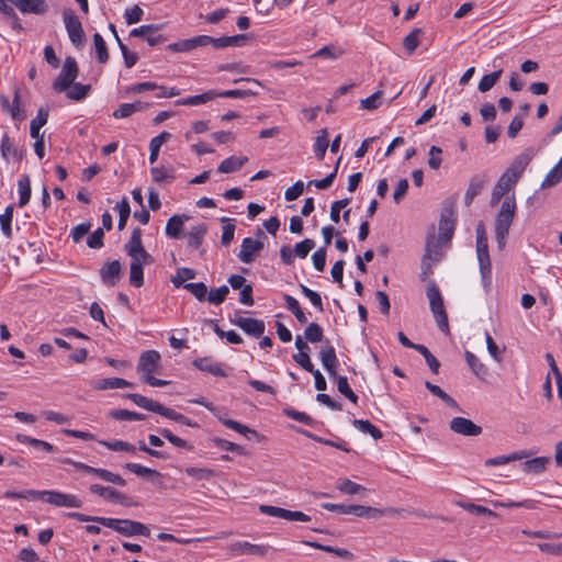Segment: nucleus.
Returning <instances> with one entry per match:
<instances>
[{
    "mask_svg": "<svg viewBox=\"0 0 562 562\" xmlns=\"http://www.w3.org/2000/svg\"><path fill=\"white\" fill-rule=\"evenodd\" d=\"M476 257L480 266V273L484 288H488L492 281V262L488 250L483 252H476Z\"/></svg>",
    "mask_w": 562,
    "mask_h": 562,
    "instance_id": "b1692460",
    "label": "nucleus"
},
{
    "mask_svg": "<svg viewBox=\"0 0 562 562\" xmlns=\"http://www.w3.org/2000/svg\"><path fill=\"white\" fill-rule=\"evenodd\" d=\"M159 415H161L166 418H169L171 420H175L177 423H180L182 425L189 426V427H198V424L194 420L186 417L184 415H182L171 408L165 407L164 405L161 406Z\"/></svg>",
    "mask_w": 562,
    "mask_h": 562,
    "instance_id": "4c0bfd02",
    "label": "nucleus"
},
{
    "mask_svg": "<svg viewBox=\"0 0 562 562\" xmlns=\"http://www.w3.org/2000/svg\"><path fill=\"white\" fill-rule=\"evenodd\" d=\"M502 75V70H496V71H493L488 75H485L479 82V87L477 89L481 91V92H486L488 90H491L494 85L497 82V80L499 79Z\"/></svg>",
    "mask_w": 562,
    "mask_h": 562,
    "instance_id": "bf43d9fd",
    "label": "nucleus"
},
{
    "mask_svg": "<svg viewBox=\"0 0 562 562\" xmlns=\"http://www.w3.org/2000/svg\"><path fill=\"white\" fill-rule=\"evenodd\" d=\"M416 350L422 353L428 364V367L430 368V370L437 374L438 371H439V367H440V363L439 361L436 359L435 356H432L430 353V351L428 350V348L424 345H419L418 347H416Z\"/></svg>",
    "mask_w": 562,
    "mask_h": 562,
    "instance_id": "338daca9",
    "label": "nucleus"
},
{
    "mask_svg": "<svg viewBox=\"0 0 562 562\" xmlns=\"http://www.w3.org/2000/svg\"><path fill=\"white\" fill-rule=\"evenodd\" d=\"M0 151L2 158L7 161L10 159L20 161L23 158L22 148H20L7 133L2 135Z\"/></svg>",
    "mask_w": 562,
    "mask_h": 562,
    "instance_id": "2eb2a0df",
    "label": "nucleus"
},
{
    "mask_svg": "<svg viewBox=\"0 0 562 562\" xmlns=\"http://www.w3.org/2000/svg\"><path fill=\"white\" fill-rule=\"evenodd\" d=\"M125 250L130 257L149 255L142 244V231L135 228L132 232V236L128 243L125 245Z\"/></svg>",
    "mask_w": 562,
    "mask_h": 562,
    "instance_id": "4be33fe9",
    "label": "nucleus"
},
{
    "mask_svg": "<svg viewBox=\"0 0 562 562\" xmlns=\"http://www.w3.org/2000/svg\"><path fill=\"white\" fill-rule=\"evenodd\" d=\"M216 97H217V91L209 90L202 94L190 95V97L177 100L176 104L177 105L195 106V105L204 104V103L213 100Z\"/></svg>",
    "mask_w": 562,
    "mask_h": 562,
    "instance_id": "bb28decb",
    "label": "nucleus"
},
{
    "mask_svg": "<svg viewBox=\"0 0 562 562\" xmlns=\"http://www.w3.org/2000/svg\"><path fill=\"white\" fill-rule=\"evenodd\" d=\"M228 551L233 557L256 555L262 557L268 552V547L263 544H254L248 541H236L228 546Z\"/></svg>",
    "mask_w": 562,
    "mask_h": 562,
    "instance_id": "1a4fd4ad",
    "label": "nucleus"
},
{
    "mask_svg": "<svg viewBox=\"0 0 562 562\" xmlns=\"http://www.w3.org/2000/svg\"><path fill=\"white\" fill-rule=\"evenodd\" d=\"M337 490L344 494L353 495L364 492L366 488L349 479H339L336 485Z\"/></svg>",
    "mask_w": 562,
    "mask_h": 562,
    "instance_id": "c03bdc74",
    "label": "nucleus"
},
{
    "mask_svg": "<svg viewBox=\"0 0 562 562\" xmlns=\"http://www.w3.org/2000/svg\"><path fill=\"white\" fill-rule=\"evenodd\" d=\"M19 206H25L31 199V179L29 175H23L18 180Z\"/></svg>",
    "mask_w": 562,
    "mask_h": 562,
    "instance_id": "c85d7f7f",
    "label": "nucleus"
},
{
    "mask_svg": "<svg viewBox=\"0 0 562 562\" xmlns=\"http://www.w3.org/2000/svg\"><path fill=\"white\" fill-rule=\"evenodd\" d=\"M195 277L194 270L190 268H180L177 270L176 276L171 278V281L176 288L183 286L186 280L193 279Z\"/></svg>",
    "mask_w": 562,
    "mask_h": 562,
    "instance_id": "680f3d73",
    "label": "nucleus"
},
{
    "mask_svg": "<svg viewBox=\"0 0 562 562\" xmlns=\"http://www.w3.org/2000/svg\"><path fill=\"white\" fill-rule=\"evenodd\" d=\"M90 492L92 494L99 495L108 501H111V502H114V503H117L121 505L128 504V497L125 494H123L110 486L92 484V485H90Z\"/></svg>",
    "mask_w": 562,
    "mask_h": 562,
    "instance_id": "4468645a",
    "label": "nucleus"
},
{
    "mask_svg": "<svg viewBox=\"0 0 562 562\" xmlns=\"http://www.w3.org/2000/svg\"><path fill=\"white\" fill-rule=\"evenodd\" d=\"M124 468L138 476H159L160 473L154 469L144 467L138 463L128 462L124 464Z\"/></svg>",
    "mask_w": 562,
    "mask_h": 562,
    "instance_id": "6e6d98bb",
    "label": "nucleus"
},
{
    "mask_svg": "<svg viewBox=\"0 0 562 562\" xmlns=\"http://www.w3.org/2000/svg\"><path fill=\"white\" fill-rule=\"evenodd\" d=\"M45 495V503L56 507L80 508L83 505L82 499L76 494L48 490Z\"/></svg>",
    "mask_w": 562,
    "mask_h": 562,
    "instance_id": "0eeeda50",
    "label": "nucleus"
},
{
    "mask_svg": "<svg viewBox=\"0 0 562 562\" xmlns=\"http://www.w3.org/2000/svg\"><path fill=\"white\" fill-rule=\"evenodd\" d=\"M95 476L108 483H112L120 486L126 485V481L120 474L113 473L105 469L98 468Z\"/></svg>",
    "mask_w": 562,
    "mask_h": 562,
    "instance_id": "603ef678",
    "label": "nucleus"
},
{
    "mask_svg": "<svg viewBox=\"0 0 562 562\" xmlns=\"http://www.w3.org/2000/svg\"><path fill=\"white\" fill-rule=\"evenodd\" d=\"M121 263L119 260L105 262L100 269L102 282L109 286H114L121 274Z\"/></svg>",
    "mask_w": 562,
    "mask_h": 562,
    "instance_id": "dca6fc26",
    "label": "nucleus"
},
{
    "mask_svg": "<svg viewBox=\"0 0 562 562\" xmlns=\"http://www.w3.org/2000/svg\"><path fill=\"white\" fill-rule=\"evenodd\" d=\"M450 429L465 437H475L482 434V427L464 417H454L450 420Z\"/></svg>",
    "mask_w": 562,
    "mask_h": 562,
    "instance_id": "9d476101",
    "label": "nucleus"
},
{
    "mask_svg": "<svg viewBox=\"0 0 562 562\" xmlns=\"http://www.w3.org/2000/svg\"><path fill=\"white\" fill-rule=\"evenodd\" d=\"M193 366L204 372L215 376H226L227 373L222 368V364L215 362L211 357L198 358L193 361Z\"/></svg>",
    "mask_w": 562,
    "mask_h": 562,
    "instance_id": "6ab92c4d",
    "label": "nucleus"
},
{
    "mask_svg": "<svg viewBox=\"0 0 562 562\" xmlns=\"http://www.w3.org/2000/svg\"><path fill=\"white\" fill-rule=\"evenodd\" d=\"M385 512L381 508L363 506V505H348L347 515L356 517H363L368 519H379L383 517Z\"/></svg>",
    "mask_w": 562,
    "mask_h": 562,
    "instance_id": "412c9836",
    "label": "nucleus"
},
{
    "mask_svg": "<svg viewBox=\"0 0 562 562\" xmlns=\"http://www.w3.org/2000/svg\"><path fill=\"white\" fill-rule=\"evenodd\" d=\"M115 210L119 212V216H120L119 223H117V228L120 231H122V229H124L126 222L130 217V213H131V207H130L127 199L124 198L121 202H119L115 206Z\"/></svg>",
    "mask_w": 562,
    "mask_h": 562,
    "instance_id": "4d7b16f0",
    "label": "nucleus"
},
{
    "mask_svg": "<svg viewBox=\"0 0 562 562\" xmlns=\"http://www.w3.org/2000/svg\"><path fill=\"white\" fill-rule=\"evenodd\" d=\"M90 385L94 390L104 391V390L131 387L132 383L124 379H121V378H105V379H100V380L93 381L90 383Z\"/></svg>",
    "mask_w": 562,
    "mask_h": 562,
    "instance_id": "5701e85b",
    "label": "nucleus"
},
{
    "mask_svg": "<svg viewBox=\"0 0 562 562\" xmlns=\"http://www.w3.org/2000/svg\"><path fill=\"white\" fill-rule=\"evenodd\" d=\"M337 389L338 391L345 395L348 400H350L352 403L358 402V395L351 390L349 386L348 380L346 376L339 375L337 376Z\"/></svg>",
    "mask_w": 562,
    "mask_h": 562,
    "instance_id": "13d9d810",
    "label": "nucleus"
},
{
    "mask_svg": "<svg viewBox=\"0 0 562 562\" xmlns=\"http://www.w3.org/2000/svg\"><path fill=\"white\" fill-rule=\"evenodd\" d=\"M220 422L225 425L226 427L237 431L238 434L245 436V437H248L249 435H254V436H257V431L254 430V429H250L249 427H247L246 425H243L236 420H233V419H227V418H223V417H220L218 418Z\"/></svg>",
    "mask_w": 562,
    "mask_h": 562,
    "instance_id": "864d4df0",
    "label": "nucleus"
},
{
    "mask_svg": "<svg viewBox=\"0 0 562 562\" xmlns=\"http://www.w3.org/2000/svg\"><path fill=\"white\" fill-rule=\"evenodd\" d=\"M206 232L207 226L204 223L192 226L188 233V247L193 249L200 248Z\"/></svg>",
    "mask_w": 562,
    "mask_h": 562,
    "instance_id": "a878e982",
    "label": "nucleus"
},
{
    "mask_svg": "<svg viewBox=\"0 0 562 562\" xmlns=\"http://www.w3.org/2000/svg\"><path fill=\"white\" fill-rule=\"evenodd\" d=\"M453 229H454L453 222L450 218L445 217L442 215L440 218V223H439V240L440 241L450 240V238L452 237V234H453Z\"/></svg>",
    "mask_w": 562,
    "mask_h": 562,
    "instance_id": "5fc2aeb1",
    "label": "nucleus"
},
{
    "mask_svg": "<svg viewBox=\"0 0 562 562\" xmlns=\"http://www.w3.org/2000/svg\"><path fill=\"white\" fill-rule=\"evenodd\" d=\"M184 472L196 481H207L214 476V471L207 468L188 467Z\"/></svg>",
    "mask_w": 562,
    "mask_h": 562,
    "instance_id": "3c124183",
    "label": "nucleus"
},
{
    "mask_svg": "<svg viewBox=\"0 0 562 562\" xmlns=\"http://www.w3.org/2000/svg\"><path fill=\"white\" fill-rule=\"evenodd\" d=\"M187 217L180 215L171 216L166 225V235L171 238H179Z\"/></svg>",
    "mask_w": 562,
    "mask_h": 562,
    "instance_id": "c9c22d12",
    "label": "nucleus"
},
{
    "mask_svg": "<svg viewBox=\"0 0 562 562\" xmlns=\"http://www.w3.org/2000/svg\"><path fill=\"white\" fill-rule=\"evenodd\" d=\"M517 182L510 179L507 175H502L495 184L491 194V205L494 206L499 203L502 198L516 184Z\"/></svg>",
    "mask_w": 562,
    "mask_h": 562,
    "instance_id": "a211bd4d",
    "label": "nucleus"
},
{
    "mask_svg": "<svg viewBox=\"0 0 562 562\" xmlns=\"http://www.w3.org/2000/svg\"><path fill=\"white\" fill-rule=\"evenodd\" d=\"M144 14L143 9L139 5H133L127 8L124 12L125 21L128 25L138 23Z\"/></svg>",
    "mask_w": 562,
    "mask_h": 562,
    "instance_id": "774afa93",
    "label": "nucleus"
},
{
    "mask_svg": "<svg viewBox=\"0 0 562 562\" xmlns=\"http://www.w3.org/2000/svg\"><path fill=\"white\" fill-rule=\"evenodd\" d=\"M485 181L480 177H473L470 180L469 187L464 194V203L467 206H470L473 202L474 198L480 194L484 187Z\"/></svg>",
    "mask_w": 562,
    "mask_h": 562,
    "instance_id": "f704fd0d",
    "label": "nucleus"
},
{
    "mask_svg": "<svg viewBox=\"0 0 562 562\" xmlns=\"http://www.w3.org/2000/svg\"><path fill=\"white\" fill-rule=\"evenodd\" d=\"M319 358L323 367L331 378H336V368L338 364V359L336 356L335 348L330 345L322 347L319 351Z\"/></svg>",
    "mask_w": 562,
    "mask_h": 562,
    "instance_id": "f3484780",
    "label": "nucleus"
},
{
    "mask_svg": "<svg viewBox=\"0 0 562 562\" xmlns=\"http://www.w3.org/2000/svg\"><path fill=\"white\" fill-rule=\"evenodd\" d=\"M21 12L43 14L48 7L44 0H10Z\"/></svg>",
    "mask_w": 562,
    "mask_h": 562,
    "instance_id": "aec40b11",
    "label": "nucleus"
},
{
    "mask_svg": "<svg viewBox=\"0 0 562 562\" xmlns=\"http://www.w3.org/2000/svg\"><path fill=\"white\" fill-rule=\"evenodd\" d=\"M153 257L150 255L134 256L131 257L130 265V283L135 288H140L144 284V272L145 266L153 263Z\"/></svg>",
    "mask_w": 562,
    "mask_h": 562,
    "instance_id": "6e6552de",
    "label": "nucleus"
},
{
    "mask_svg": "<svg viewBox=\"0 0 562 562\" xmlns=\"http://www.w3.org/2000/svg\"><path fill=\"white\" fill-rule=\"evenodd\" d=\"M207 42H210L205 35H198L191 38L181 40L176 43L169 44L168 49L175 53H189L199 47L207 46Z\"/></svg>",
    "mask_w": 562,
    "mask_h": 562,
    "instance_id": "f8f14e48",
    "label": "nucleus"
},
{
    "mask_svg": "<svg viewBox=\"0 0 562 562\" xmlns=\"http://www.w3.org/2000/svg\"><path fill=\"white\" fill-rule=\"evenodd\" d=\"M160 353L156 350L144 351L138 360L137 371L142 374L144 382L150 386H165L169 381L154 376L160 367Z\"/></svg>",
    "mask_w": 562,
    "mask_h": 562,
    "instance_id": "f03ea898",
    "label": "nucleus"
},
{
    "mask_svg": "<svg viewBox=\"0 0 562 562\" xmlns=\"http://www.w3.org/2000/svg\"><path fill=\"white\" fill-rule=\"evenodd\" d=\"M99 443L104 446V447H106L108 449H110L112 451H126V452H130L132 454L136 453V448L133 445H131L130 442H127V441H123V440H111V441L100 440Z\"/></svg>",
    "mask_w": 562,
    "mask_h": 562,
    "instance_id": "a18cd8bd",
    "label": "nucleus"
},
{
    "mask_svg": "<svg viewBox=\"0 0 562 562\" xmlns=\"http://www.w3.org/2000/svg\"><path fill=\"white\" fill-rule=\"evenodd\" d=\"M90 89V85H82L74 81V83L66 90V92L69 99L81 101L88 95Z\"/></svg>",
    "mask_w": 562,
    "mask_h": 562,
    "instance_id": "a19ab883",
    "label": "nucleus"
},
{
    "mask_svg": "<svg viewBox=\"0 0 562 562\" xmlns=\"http://www.w3.org/2000/svg\"><path fill=\"white\" fill-rule=\"evenodd\" d=\"M465 360L476 376L483 378L484 375H486V367L479 360V358L474 353H472L471 351H467Z\"/></svg>",
    "mask_w": 562,
    "mask_h": 562,
    "instance_id": "de8ad7c7",
    "label": "nucleus"
},
{
    "mask_svg": "<svg viewBox=\"0 0 562 562\" xmlns=\"http://www.w3.org/2000/svg\"><path fill=\"white\" fill-rule=\"evenodd\" d=\"M327 148H328V134H327L326 130H322L319 132V134L317 135L315 143H314V151H315L317 159H319V160L324 159Z\"/></svg>",
    "mask_w": 562,
    "mask_h": 562,
    "instance_id": "09e8293b",
    "label": "nucleus"
},
{
    "mask_svg": "<svg viewBox=\"0 0 562 562\" xmlns=\"http://www.w3.org/2000/svg\"><path fill=\"white\" fill-rule=\"evenodd\" d=\"M12 220H13V205H8L4 210V212L0 215V227H1L2 234L7 238L12 237V227H11Z\"/></svg>",
    "mask_w": 562,
    "mask_h": 562,
    "instance_id": "79ce46f5",
    "label": "nucleus"
},
{
    "mask_svg": "<svg viewBox=\"0 0 562 562\" xmlns=\"http://www.w3.org/2000/svg\"><path fill=\"white\" fill-rule=\"evenodd\" d=\"M100 525L111 528L126 537L150 535V530L144 524L130 519H117L104 517L100 519Z\"/></svg>",
    "mask_w": 562,
    "mask_h": 562,
    "instance_id": "7ed1b4c3",
    "label": "nucleus"
},
{
    "mask_svg": "<svg viewBox=\"0 0 562 562\" xmlns=\"http://www.w3.org/2000/svg\"><path fill=\"white\" fill-rule=\"evenodd\" d=\"M0 102H1L2 108L5 111L10 112L11 116L14 120L21 121L24 119V114L20 106V95H19L18 91L14 94V99H13L12 103H10L9 99L4 95L0 97Z\"/></svg>",
    "mask_w": 562,
    "mask_h": 562,
    "instance_id": "cd10ccee",
    "label": "nucleus"
},
{
    "mask_svg": "<svg viewBox=\"0 0 562 562\" xmlns=\"http://www.w3.org/2000/svg\"><path fill=\"white\" fill-rule=\"evenodd\" d=\"M48 112L44 109H40L36 117L31 121L30 134L31 137L37 139L42 135L40 134L41 128L47 123Z\"/></svg>",
    "mask_w": 562,
    "mask_h": 562,
    "instance_id": "e433bc0d",
    "label": "nucleus"
},
{
    "mask_svg": "<svg viewBox=\"0 0 562 562\" xmlns=\"http://www.w3.org/2000/svg\"><path fill=\"white\" fill-rule=\"evenodd\" d=\"M562 181V162L561 160L548 172L541 183L542 189L551 188Z\"/></svg>",
    "mask_w": 562,
    "mask_h": 562,
    "instance_id": "58836bf2",
    "label": "nucleus"
},
{
    "mask_svg": "<svg viewBox=\"0 0 562 562\" xmlns=\"http://www.w3.org/2000/svg\"><path fill=\"white\" fill-rule=\"evenodd\" d=\"M232 322L234 325L243 329L246 334L254 337H260L266 329L265 322L257 318L238 316L234 318Z\"/></svg>",
    "mask_w": 562,
    "mask_h": 562,
    "instance_id": "9b49d317",
    "label": "nucleus"
},
{
    "mask_svg": "<svg viewBox=\"0 0 562 562\" xmlns=\"http://www.w3.org/2000/svg\"><path fill=\"white\" fill-rule=\"evenodd\" d=\"M93 43L99 61L102 64L106 63L109 59L108 48L103 37L99 33L93 35Z\"/></svg>",
    "mask_w": 562,
    "mask_h": 562,
    "instance_id": "e2e57ef3",
    "label": "nucleus"
},
{
    "mask_svg": "<svg viewBox=\"0 0 562 562\" xmlns=\"http://www.w3.org/2000/svg\"><path fill=\"white\" fill-rule=\"evenodd\" d=\"M247 157L231 156L224 159L218 166V172L231 173L239 170L246 162Z\"/></svg>",
    "mask_w": 562,
    "mask_h": 562,
    "instance_id": "2f4dec72",
    "label": "nucleus"
},
{
    "mask_svg": "<svg viewBox=\"0 0 562 562\" xmlns=\"http://www.w3.org/2000/svg\"><path fill=\"white\" fill-rule=\"evenodd\" d=\"M427 297L429 300L430 310L436 318L438 327L447 333L449 330L448 316L445 311L443 300L438 286L431 282L427 286Z\"/></svg>",
    "mask_w": 562,
    "mask_h": 562,
    "instance_id": "20e7f679",
    "label": "nucleus"
},
{
    "mask_svg": "<svg viewBox=\"0 0 562 562\" xmlns=\"http://www.w3.org/2000/svg\"><path fill=\"white\" fill-rule=\"evenodd\" d=\"M150 175L156 183L170 182L175 179L173 169L167 167H153Z\"/></svg>",
    "mask_w": 562,
    "mask_h": 562,
    "instance_id": "ea45409f",
    "label": "nucleus"
},
{
    "mask_svg": "<svg viewBox=\"0 0 562 562\" xmlns=\"http://www.w3.org/2000/svg\"><path fill=\"white\" fill-rule=\"evenodd\" d=\"M324 338L323 328L317 323H311L304 330V339L312 344L319 342Z\"/></svg>",
    "mask_w": 562,
    "mask_h": 562,
    "instance_id": "8fccbe9b",
    "label": "nucleus"
},
{
    "mask_svg": "<svg viewBox=\"0 0 562 562\" xmlns=\"http://www.w3.org/2000/svg\"><path fill=\"white\" fill-rule=\"evenodd\" d=\"M529 161L530 158L526 154L517 156L504 175H507L510 179L517 182L526 167L529 165Z\"/></svg>",
    "mask_w": 562,
    "mask_h": 562,
    "instance_id": "393cba45",
    "label": "nucleus"
},
{
    "mask_svg": "<svg viewBox=\"0 0 562 562\" xmlns=\"http://www.w3.org/2000/svg\"><path fill=\"white\" fill-rule=\"evenodd\" d=\"M517 210L514 194L505 196L495 218V239L499 249L506 245L509 228L514 222Z\"/></svg>",
    "mask_w": 562,
    "mask_h": 562,
    "instance_id": "f257e3e1",
    "label": "nucleus"
},
{
    "mask_svg": "<svg viewBox=\"0 0 562 562\" xmlns=\"http://www.w3.org/2000/svg\"><path fill=\"white\" fill-rule=\"evenodd\" d=\"M263 243L250 237L244 238L238 252V259L244 263H251L256 255L262 250Z\"/></svg>",
    "mask_w": 562,
    "mask_h": 562,
    "instance_id": "ddd939ff",
    "label": "nucleus"
},
{
    "mask_svg": "<svg viewBox=\"0 0 562 562\" xmlns=\"http://www.w3.org/2000/svg\"><path fill=\"white\" fill-rule=\"evenodd\" d=\"M353 426L361 432L363 434H369L371 435L374 439H380L382 438V432L381 430L375 427L371 422L369 420H363V419H355L352 422Z\"/></svg>",
    "mask_w": 562,
    "mask_h": 562,
    "instance_id": "37998d69",
    "label": "nucleus"
},
{
    "mask_svg": "<svg viewBox=\"0 0 562 562\" xmlns=\"http://www.w3.org/2000/svg\"><path fill=\"white\" fill-rule=\"evenodd\" d=\"M127 397L131 398L137 406L157 414H159L162 406L160 403L153 401L140 394L131 393L127 394Z\"/></svg>",
    "mask_w": 562,
    "mask_h": 562,
    "instance_id": "473e14b6",
    "label": "nucleus"
},
{
    "mask_svg": "<svg viewBox=\"0 0 562 562\" xmlns=\"http://www.w3.org/2000/svg\"><path fill=\"white\" fill-rule=\"evenodd\" d=\"M110 416L117 420H143L145 418V415H143L140 413L132 412V411H127V409L112 411L110 413Z\"/></svg>",
    "mask_w": 562,
    "mask_h": 562,
    "instance_id": "052dcab7",
    "label": "nucleus"
},
{
    "mask_svg": "<svg viewBox=\"0 0 562 562\" xmlns=\"http://www.w3.org/2000/svg\"><path fill=\"white\" fill-rule=\"evenodd\" d=\"M222 222H224L226 224L223 226L221 243L224 246H228L234 239L235 225L232 223L231 218L223 217Z\"/></svg>",
    "mask_w": 562,
    "mask_h": 562,
    "instance_id": "69168bd1",
    "label": "nucleus"
},
{
    "mask_svg": "<svg viewBox=\"0 0 562 562\" xmlns=\"http://www.w3.org/2000/svg\"><path fill=\"white\" fill-rule=\"evenodd\" d=\"M440 256H441V254H440L439 246L435 241L434 237H431L430 239L427 240L426 252H425L423 262L425 263L426 260L438 261Z\"/></svg>",
    "mask_w": 562,
    "mask_h": 562,
    "instance_id": "0e129e2a",
    "label": "nucleus"
},
{
    "mask_svg": "<svg viewBox=\"0 0 562 562\" xmlns=\"http://www.w3.org/2000/svg\"><path fill=\"white\" fill-rule=\"evenodd\" d=\"M63 18L70 42L77 48L83 47L85 32L78 16L71 10H65L63 12Z\"/></svg>",
    "mask_w": 562,
    "mask_h": 562,
    "instance_id": "423d86ee",
    "label": "nucleus"
},
{
    "mask_svg": "<svg viewBox=\"0 0 562 562\" xmlns=\"http://www.w3.org/2000/svg\"><path fill=\"white\" fill-rule=\"evenodd\" d=\"M456 505L461 507V508H463L467 512L474 513V514H477V515H486V516H490V517H496L497 516V514L495 512L491 510L490 508L481 506V505H475V504L470 503V502L457 501Z\"/></svg>",
    "mask_w": 562,
    "mask_h": 562,
    "instance_id": "49530a36",
    "label": "nucleus"
},
{
    "mask_svg": "<svg viewBox=\"0 0 562 562\" xmlns=\"http://www.w3.org/2000/svg\"><path fill=\"white\" fill-rule=\"evenodd\" d=\"M171 138V134L168 132H161L159 135L150 139L149 143V162L155 164L157 161L159 150L161 146Z\"/></svg>",
    "mask_w": 562,
    "mask_h": 562,
    "instance_id": "7c9ffc66",
    "label": "nucleus"
},
{
    "mask_svg": "<svg viewBox=\"0 0 562 562\" xmlns=\"http://www.w3.org/2000/svg\"><path fill=\"white\" fill-rule=\"evenodd\" d=\"M550 462L548 457H537L527 460L521 464L522 471L526 473L540 474L544 472L547 464Z\"/></svg>",
    "mask_w": 562,
    "mask_h": 562,
    "instance_id": "c756f323",
    "label": "nucleus"
},
{
    "mask_svg": "<svg viewBox=\"0 0 562 562\" xmlns=\"http://www.w3.org/2000/svg\"><path fill=\"white\" fill-rule=\"evenodd\" d=\"M145 109V103L142 101H136L133 103H122L114 112L113 116L115 119H126L132 114L142 111Z\"/></svg>",
    "mask_w": 562,
    "mask_h": 562,
    "instance_id": "72a5a7b5",
    "label": "nucleus"
},
{
    "mask_svg": "<svg viewBox=\"0 0 562 562\" xmlns=\"http://www.w3.org/2000/svg\"><path fill=\"white\" fill-rule=\"evenodd\" d=\"M78 65L74 57H66L63 68L53 82V89L57 92L66 91L78 77Z\"/></svg>",
    "mask_w": 562,
    "mask_h": 562,
    "instance_id": "39448f33",
    "label": "nucleus"
}]
</instances>
